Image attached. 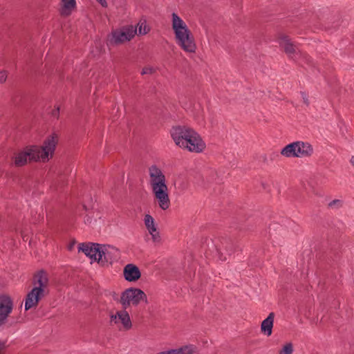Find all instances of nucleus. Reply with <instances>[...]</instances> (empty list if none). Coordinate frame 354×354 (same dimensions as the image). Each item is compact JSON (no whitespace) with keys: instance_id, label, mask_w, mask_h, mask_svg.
I'll return each instance as SVG.
<instances>
[{"instance_id":"f257e3e1","label":"nucleus","mask_w":354,"mask_h":354,"mask_svg":"<svg viewBox=\"0 0 354 354\" xmlns=\"http://www.w3.org/2000/svg\"><path fill=\"white\" fill-rule=\"evenodd\" d=\"M57 134L52 133L44 140L42 145H29L15 156V165H25L28 162H47L53 157L58 143Z\"/></svg>"},{"instance_id":"f03ea898","label":"nucleus","mask_w":354,"mask_h":354,"mask_svg":"<svg viewBox=\"0 0 354 354\" xmlns=\"http://www.w3.org/2000/svg\"><path fill=\"white\" fill-rule=\"evenodd\" d=\"M170 135L177 147L189 152L200 153L206 148L199 133L189 127L174 126L170 129Z\"/></svg>"},{"instance_id":"7ed1b4c3","label":"nucleus","mask_w":354,"mask_h":354,"mask_svg":"<svg viewBox=\"0 0 354 354\" xmlns=\"http://www.w3.org/2000/svg\"><path fill=\"white\" fill-rule=\"evenodd\" d=\"M148 174L149 185L154 201L162 210L168 209L171 205V201L165 175L156 165L149 167Z\"/></svg>"},{"instance_id":"20e7f679","label":"nucleus","mask_w":354,"mask_h":354,"mask_svg":"<svg viewBox=\"0 0 354 354\" xmlns=\"http://www.w3.org/2000/svg\"><path fill=\"white\" fill-rule=\"evenodd\" d=\"M78 249L91 259L102 266L111 264L120 257L118 249L111 245L94 243H81L79 245Z\"/></svg>"},{"instance_id":"39448f33","label":"nucleus","mask_w":354,"mask_h":354,"mask_svg":"<svg viewBox=\"0 0 354 354\" xmlns=\"http://www.w3.org/2000/svg\"><path fill=\"white\" fill-rule=\"evenodd\" d=\"M48 274L43 270L38 272L33 279L34 288L28 293L25 300L24 308L28 310L35 308L39 300L44 296L45 289L48 286Z\"/></svg>"},{"instance_id":"423d86ee","label":"nucleus","mask_w":354,"mask_h":354,"mask_svg":"<svg viewBox=\"0 0 354 354\" xmlns=\"http://www.w3.org/2000/svg\"><path fill=\"white\" fill-rule=\"evenodd\" d=\"M177 44L187 53H194L196 46L185 24H172Z\"/></svg>"},{"instance_id":"0eeeda50","label":"nucleus","mask_w":354,"mask_h":354,"mask_svg":"<svg viewBox=\"0 0 354 354\" xmlns=\"http://www.w3.org/2000/svg\"><path fill=\"white\" fill-rule=\"evenodd\" d=\"M137 26L132 24L114 29L107 37V46H117L122 45L131 41L137 34Z\"/></svg>"},{"instance_id":"6e6552de","label":"nucleus","mask_w":354,"mask_h":354,"mask_svg":"<svg viewBox=\"0 0 354 354\" xmlns=\"http://www.w3.org/2000/svg\"><path fill=\"white\" fill-rule=\"evenodd\" d=\"M313 153V146L309 142L303 141L290 143L281 150V154L286 158H309Z\"/></svg>"},{"instance_id":"1a4fd4ad","label":"nucleus","mask_w":354,"mask_h":354,"mask_svg":"<svg viewBox=\"0 0 354 354\" xmlns=\"http://www.w3.org/2000/svg\"><path fill=\"white\" fill-rule=\"evenodd\" d=\"M141 301L147 302L146 294L140 289L130 288L122 292L120 303L124 309L132 306H138Z\"/></svg>"},{"instance_id":"9d476101","label":"nucleus","mask_w":354,"mask_h":354,"mask_svg":"<svg viewBox=\"0 0 354 354\" xmlns=\"http://www.w3.org/2000/svg\"><path fill=\"white\" fill-rule=\"evenodd\" d=\"M126 310L123 308L110 315V322L121 331H128L133 326L130 315Z\"/></svg>"},{"instance_id":"9b49d317","label":"nucleus","mask_w":354,"mask_h":354,"mask_svg":"<svg viewBox=\"0 0 354 354\" xmlns=\"http://www.w3.org/2000/svg\"><path fill=\"white\" fill-rule=\"evenodd\" d=\"M279 45L283 48L286 53L291 58V59H297L298 56H304L307 61H308L309 57L307 55H302L301 53L296 48L292 43L290 42L289 37L286 35H281L279 38Z\"/></svg>"},{"instance_id":"f8f14e48","label":"nucleus","mask_w":354,"mask_h":354,"mask_svg":"<svg viewBox=\"0 0 354 354\" xmlns=\"http://www.w3.org/2000/svg\"><path fill=\"white\" fill-rule=\"evenodd\" d=\"M13 303L11 298L7 295L0 296V326L6 324V320L11 313Z\"/></svg>"},{"instance_id":"ddd939ff","label":"nucleus","mask_w":354,"mask_h":354,"mask_svg":"<svg viewBox=\"0 0 354 354\" xmlns=\"http://www.w3.org/2000/svg\"><path fill=\"white\" fill-rule=\"evenodd\" d=\"M124 277L128 281H136L141 276L139 268L134 264H127L124 268Z\"/></svg>"},{"instance_id":"4468645a","label":"nucleus","mask_w":354,"mask_h":354,"mask_svg":"<svg viewBox=\"0 0 354 354\" xmlns=\"http://www.w3.org/2000/svg\"><path fill=\"white\" fill-rule=\"evenodd\" d=\"M145 225L149 231V233L151 234V238L154 242H158L160 241V235L157 232V228L155 225L153 218L149 215L146 214L144 218Z\"/></svg>"},{"instance_id":"2eb2a0df","label":"nucleus","mask_w":354,"mask_h":354,"mask_svg":"<svg viewBox=\"0 0 354 354\" xmlns=\"http://www.w3.org/2000/svg\"><path fill=\"white\" fill-rule=\"evenodd\" d=\"M75 8V0H60V13L62 15L69 16Z\"/></svg>"},{"instance_id":"dca6fc26","label":"nucleus","mask_w":354,"mask_h":354,"mask_svg":"<svg viewBox=\"0 0 354 354\" xmlns=\"http://www.w3.org/2000/svg\"><path fill=\"white\" fill-rule=\"evenodd\" d=\"M274 313H270L268 317L265 319L261 325V332L268 336L271 335L274 324Z\"/></svg>"},{"instance_id":"f3484780","label":"nucleus","mask_w":354,"mask_h":354,"mask_svg":"<svg viewBox=\"0 0 354 354\" xmlns=\"http://www.w3.org/2000/svg\"><path fill=\"white\" fill-rule=\"evenodd\" d=\"M194 347L193 346H185L171 349V354H194Z\"/></svg>"},{"instance_id":"a211bd4d","label":"nucleus","mask_w":354,"mask_h":354,"mask_svg":"<svg viewBox=\"0 0 354 354\" xmlns=\"http://www.w3.org/2000/svg\"><path fill=\"white\" fill-rule=\"evenodd\" d=\"M84 209H85L86 212H88V214L86 215L84 218V222L88 225H91L92 224L93 218L94 216L95 213L93 212L89 211V208L87 207V206L86 205H84Z\"/></svg>"},{"instance_id":"6ab92c4d","label":"nucleus","mask_w":354,"mask_h":354,"mask_svg":"<svg viewBox=\"0 0 354 354\" xmlns=\"http://www.w3.org/2000/svg\"><path fill=\"white\" fill-rule=\"evenodd\" d=\"M138 25H139V27H138V34L139 35H146L151 30V27L149 25V24H138Z\"/></svg>"},{"instance_id":"aec40b11","label":"nucleus","mask_w":354,"mask_h":354,"mask_svg":"<svg viewBox=\"0 0 354 354\" xmlns=\"http://www.w3.org/2000/svg\"><path fill=\"white\" fill-rule=\"evenodd\" d=\"M293 351L292 345L290 343L286 344L279 351V354H292Z\"/></svg>"},{"instance_id":"412c9836","label":"nucleus","mask_w":354,"mask_h":354,"mask_svg":"<svg viewBox=\"0 0 354 354\" xmlns=\"http://www.w3.org/2000/svg\"><path fill=\"white\" fill-rule=\"evenodd\" d=\"M8 78V71L3 70L0 71V84H3Z\"/></svg>"},{"instance_id":"4be33fe9","label":"nucleus","mask_w":354,"mask_h":354,"mask_svg":"<svg viewBox=\"0 0 354 354\" xmlns=\"http://www.w3.org/2000/svg\"><path fill=\"white\" fill-rule=\"evenodd\" d=\"M301 97H302L304 103L306 106H308L310 102H309V100H308V95L306 93H304V92H301Z\"/></svg>"},{"instance_id":"5701e85b","label":"nucleus","mask_w":354,"mask_h":354,"mask_svg":"<svg viewBox=\"0 0 354 354\" xmlns=\"http://www.w3.org/2000/svg\"><path fill=\"white\" fill-rule=\"evenodd\" d=\"M153 71V69L151 67H145L142 70L141 74L142 75H146V74H151Z\"/></svg>"},{"instance_id":"b1692460","label":"nucleus","mask_w":354,"mask_h":354,"mask_svg":"<svg viewBox=\"0 0 354 354\" xmlns=\"http://www.w3.org/2000/svg\"><path fill=\"white\" fill-rule=\"evenodd\" d=\"M341 205V201L339 200H333L329 203V207H333L335 206H339Z\"/></svg>"},{"instance_id":"393cba45","label":"nucleus","mask_w":354,"mask_h":354,"mask_svg":"<svg viewBox=\"0 0 354 354\" xmlns=\"http://www.w3.org/2000/svg\"><path fill=\"white\" fill-rule=\"evenodd\" d=\"M172 22H183L180 18L175 13L172 15Z\"/></svg>"},{"instance_id":"a878e982","label":"nucleus","mask_w":354,"mask_h":354,"mask_svg":"<svg viewBox=\"0 0 354 354\" xmlns=\"http://www.w3.org/2000/svg\"><path fill=\"white\" fill-rule=\"evenodd\" d=\"M5 348H6L5 343L2 341H0V354H3Z\"/></svg>"},{"instance_id":"bb28decb","label":"nucleus","mask_w":354,"mask_h":354,"mask_svg":"<svg viewBox=\"0 0 354 354\" xmlns=\"http://www.w3.org/2000/svg\"><path fill=\"white\" fill-rule=\"evenodd\" d=\"M59 107H57L55 110L53 111L52 112V115L55 117V118H57L58 115H59Z\"/></svg>"},{"instance_id":"cd10ccee","label":"nucleus","mask_w":354,"mask_h":354,"mask_svg":"<svg viewBox=\"0 0 354 354\" xmlns=\"http://www.w3.org/2000/svg\"><path fill=\"white\" fill-rule=\"evenodd\" d=\"M102 6L103 7H106L107 6V3L106 1V0H97Z\"/></svg>"},{"instance_id":"c85d7f7f","label":"nucleus","mask_w":354,"mask_h":354,"mask_svg":"<svg viewBox=\"0 0 354 354\" xmlns=\"http://www.w3.org/2000/svg\"><path fill=\"white\" fill-rule=\"evenodd\" d=\"M351 164L354 167V156H352L351 158Z\"/></svg>"},{"instance_id":"c756f323","label":"nucleus","mask_w":354,"mask_h":354,"mask_svg":"<svg viewBox=\"0 0 354 354\" xmlns=\"http://www.w3.org/2000/svg\"><path fill=\"white\" fill-rule=\"evenodd\" d=\"M73 245H74V243H73L72 244H71L69 246H68V250H72L73 247Z\"/></svg>"}]
</instances>
